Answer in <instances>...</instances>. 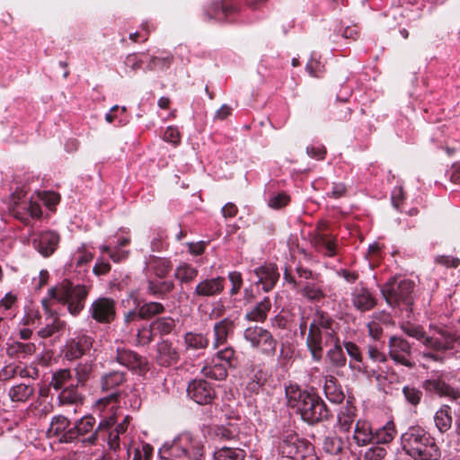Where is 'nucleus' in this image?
Wrapping results in <instances>:
<instances>
[{
	"label": "nucleus",
	"instance_id": "338daca9",
	"mask_svg": "<svg viewBox=\"0 0 460 460\" xmlns=\"http://www.w3.org/2000/svg\"><path fill=\"white\" fill-rule=\"evenodd\" d=\"M306 154L316 160H323L325 159L327 151L324 146L319 145V146H308L306 147Z\"/></svg>",
	"mask_w": 460,
	"mask_h": 460
},
{
	"label": "nucleus",
	"instance_id": "0eeeda50",
	"mask_svg": "<svg viewBox=\"0 0 460 460\" xmlns=\"http://www.w3.org/2000/svg\"><path fill=\"white\" fill-rule=\"evenodd\" d=\"M116 423V414L112 412L107 417H103L97 425L94 432L82 439L83 443L88 445H96L100 439L107 441L110 450L113 453L120 450L119 436L122 433L112 429Z\"/></svg>",
	"mask_w": 460,
	"mask_h": 460
},
{
	"label": "nucleus",
	"instance_id": "1a4fd4ad",
	"mask_svg": "<svg viewBox=\"0 0 460 460\" xmlns=\"http://www.w3.org/2000/svg\"><path fill=\"white\" fill-rule=\"evenodd\" d=\"M243 338L250 342L253 349H257L267 357H273L276 353L278 341L271 332L261 326H251L244 330Z\"/></svg>",
	"mask_w": 460,
	"mask_h": 460
},
{
	"label": "nucleus",
	"instance_id": "b1692460",
	"mask_svg": "<svg viewBox=\"0 0 460 460\" xmlns=\"http://www.w3.org/2000/svg\"><path fill=\"white\" fill-rule=\"evenodd\" d=\"M60 235L58 233L48 230L40 233L33 243L37 251L44 257L52 255L58 247Z\"/></svg>",
	"mask_w": 460,
	"mask_h": 460
},
{
	"label": "nucleus",
	"instance_id": "864d4df0",
	"mask_svg": "<svg viewBox=\"0 0 460 460\" xmlns=\"http://www.w3.org/2000/svg\"><path fill=\"white\" fill-rule=\"evenodd\" d=\"M64 326V322H61L58 317H54L51 318L50 323H47L45 327L39 330L38 334L42 338H49L62 330Z\"/></svg>",
	"mask_w": 460,
	"mask_h": 460
},
{
	"label": "nucleus",
	"instance_id": "c03bdc74",
	"mask_svg": "<svg viewBox=\"0 0 460 460\" xmlns=\"http://www.w3.org/2000/svg\"><path fill=\"white\" fill-rule=\"evenodd\" d=\"M76 384L66 386L58 395L60 404H78L82 403L83 396L77 391Z\"/></svg>",
	"mask_w": 460,
	"mask_h": 460
},
{
	"label": "nucleus",
	"instance_id": "6e6552de",
	"mask_svg": "<svg viewBox=\"0 0 460 460\" xmlns=\"http://www.w3.org/2000/svg\"><path fill=\"white\" fill-rule=\"evenodd\" d=\"M9 209L13 216L24 224H29L31 218H40L42 215L40 205L37 201L25 199L22 190L12 194Z\"/></svg>",
	"mask_w": 460,
	"mask_h": 460
},
{
	"label": "nucleus",
	"instance_id": "7c9ffc66",
	"mask_svg": "<svg viewBox=\"0 0 460 460\" xmlns=\"http://www.w3.org/2000/svg\"><path fill=\"white\" fill-rule=\"evenodd\" d=\"M175 288L173 281L172 280H148L147 282V292L148 294L160 298L165 299Z\"/></svg>",
	"mask_w": 460,
	"mask_h": 460
},
{
	"label": "nucleus",
	"instance_id": "2f4dec72",
	"mask_svg": "<svg viewBox=\"0 0 460 460\" xmlns=\"http://www.w3.org/2000/svg\"><path fill=\"white\" fill-rule=\"evenodd\" d=\"M183 341L186 350L205 349L209 344V340L206 334L195 332H186L183 336Z\"/></svg>",
	"mask_w": 460,
	"mask_h": 460
},
{
	"label": "nucleus",
	"instance_id": "4be33fe9",
	"mask_svg": "<svg viewBox=\"0 0 460 460\" xmlns=\"http://www.w3.org/2000/svg\"><path fill=\"white\" fill-rule=\"evenodd\" d=\"M96 420L93 415H85L78 420L75 425L70 428L63 437V441L66 443H72L77 440L80 437L89 436L94 432Z\"/></svg>",
	"mask_w": 460,
	"mask_h": 460
},
{
	"label": "nucleus",
	"instance_id": "bf43d9fd",
	"mask_svg": "<svg viewBox=\"0 0 460 460\" xmlns=\"http://www.w3.org/2000/svg\"><path fill=\"white\" fill-rule=\"evenodd\" d=\"M422 343L426 347L430 348L435 351H447L453 349L452 348H450V346L446 344L440 338L437 337L425 336Z\"/></svg>",
	"mask_w": 460,
	"mask_h": 460
},
{
	"label": "nucleus",
	"instance_id": "5701e85b",
	"mask_svg": "<svg viewBox=\"0 0 460 460\" xmlns=\"http://www.w3.org/2000/svg\"><path fill=\"white\" fill-rule=\"evenodd\" d=\"M180 360V352L169 340H162L156 344L155 361L160 367H168Z\"/></svg>",
	"mask_w": 460,
	"mask_h": 460
},
{
	"label": "nucleus",
	"instance_id": "2eb2a0df",
	"mask_svg": "<svg viewBox=\"0 0 460 460\" xmlns=\"http://www.w3.org/2000/svg\"><path fill=\"white\" fill-rule=\"evenodd\" d=\"M115 359L119 364L139 376H145L149 371V364L146 358L129 349L124 347L118 348Z\"/></svg>",
	"mask_w": 460,
	"mask_h": 460
},
{
	"label": "nucleus",
	"instance_id": "c756f323",
	"mask_svg": "<svg viewBox=\"0 0 460 460\" xmlns=\"http://www.w3.org/2000/svg\"><path fill=\"white\" fill-rule=\"evenodd\" d=\"M357 417V408L350 400L347 401V405L338 414V426L341 431L349 432L353 422Z\"/></svg>",
	"mask_w": 460,
	"mask_h": 460
},
{
	"label": "nucleus",
	"instance_id": "a19ab883",
	"mask_svg": "<svg viewBox=\"0 0 460 460\" xmlns=\"http://www.w3.org/2000/svg\"><path fill=\"white\" fill-rule=\"evenodd\" d=\"M175 327L176 321L171 316L157 317L152 322V328L155 330L161 337L171 334Z\"/></svg>",
	"mask_w": 460,
	"mask_h": 460
},
{
	"label": "nucleus",
	"instance_id": "9b49d317",
	"mask_svg": "<svg viewBox=\"0 0 460 460\" xmlns=\"http://www.w3.org/2000/svg\"><path fill=\"white\" fill-rule=\"evenodd\" d=\"M240 12V6L233 0H212L204 10L207 22H229Z\"/></svg>",
	"mask_w": 460,
	"mask_h": 460
},
{
	"label": "nucleus",
	"instance_id": "7ed1b4c3",
	"mask_svg": "<svg viewBox=\"0 0 460 460\" xmlns=\"http://www.w3.org/2000/svg\"><path fill=\"white\" fill-rule=\"evenodd\" d=\"M90 288L84 285H75L65 279L59 284L49 289V295L58 303L66 305L73 316H77L84 310Z\"/></svg>",
	"mask_w": 460,
	"mask_h": 460
},
{
	"label": "nucleus",
	"instance_id": "774afa93",
	"mask_svg": "<svg viewBox=\"0 0 460 460\" xmlns=\"http://www.w3.org/2000/svg\"><path fill=\"white\" fill-rule=\"evenodd\" d=\"M17 365L9 364L0 370V382H7L17 376Z\"/></svg>",
	"mask_w": 460,
	"mask_h": 460
},
{
	"label": "nucleus",
	"instance_id": "39448f33",
	"mask_svg": "<svg viewBox=\"0 0 460 460\" xmlns=\"http://www.w3.org/2000/svg\"><path fill=\"white\" fill-rule=\"evenodd\" d=\"M335 322L328 313L317 310L309 325L306 345L312 358L319 362L323 358V331L326 337L336 339L337 334L333 329Z\"/></svg>",
	"mask_w": 460,
	"mask_h": 460
},
{
	"label": "nucleus",
	"instance_id": "603ef678",
	"mask_svg": "<svg viewBox=\"0 0 460 460\" xmlns=\"http://www.w3.org/2000/svg\"><path fill=\"white\" fill-rule=\"evenodd\" d=\"M402 394L406 402L414 407L420 403L421 399L423 397L422 391L412 385L403 386Z\"/></svg>",
	"mask_w": 460,
	"mask_h": 460
},
{
	"label": "nucleus",
	"instance_id": "09e8293b",
	"mask_svg": "<svg viewBox=\"0 0 460 460\" xmlns=\"http://www.w3.org/2000/svg\"><path fill=\"white\" fill-rule=\"evenodd\" d=\"M140 307V318L144 320L150 319L155 315L164 313L165 307L159 302L144 303Z\"/></svg>",
	"mask_w": 460,
	"mask_h": 460
},
{
	"label": "nucleus",
	"instance_id": "49530a36",
	"mask_svg": "<svg viewBox=\"0 0 460 460\" xmlns=\"http://www.w3.org/2000/svg\"><path fill=\"white\" fill-rule=\"evenodd\" d=\"M72 373L70 369L60 368L52 373L49 385L56 391H59L67 386L69 381L72 380Z\"/></svg>",
	"mask_w": 460,
	"mask_h": 460
},
{
	"label": "nucleus",
	"instance_id": "20e7f679",
	"mask_svg": "<svg viewBox=\"0 0 460 460\" xmlns=\"http://www.w3.org/2000/svg\"><path fill=\"white\" fill-rule=\"evenodd\" d=\"M161 460H204L205 446L200 439L183 434L159 450Z\"/></svg>",
	"mask_w": 460,
	"mask_h": 460
},
{
	"label": "nucleus",
	"instance_id": "f03ea898",
	"mask_svg": "<svg viewBox=\"0 0 460 460\" xmlns=\"http://www.w3.org/2000/svg\"><path fill=\"white\" fill-rule=\"evenodd\" d=\"M402 451L413 460H438L441 452L435 438L419 426L410 427L401 437Z\"/></svg>",
	"mask_w": 460,
	"mask_h": 460
},
{
	"label": "nucleus",
	"instance_id": "423d86ee",
	"mask_svg": "<svg viewBox=\"0 0 460 460\" xmlns=\"http://www.w3.org/2000/svg\"><path fill=\"white\" fill-rule=\"evenodd\" d=\"M414 283L409 279H389L381 288V293L386 303L394 307L406 312L410 317L412 312Z\"/></svg>",
	"mask_w": 460,
	"mask_h": 460
},
{
	"label": "nucleus",
	"instance_id": "9d476101",
	"mask_svg": "<svg viewBox=\"0 0 460 460\" xmlns=\"http://www.w3.org/2000/svg\"><path fill=\"white\" fill-rule=\"evenodd\" d=\"M126 381V373L123 371L114 370L105 374L102 377L101 386L102 391H111L110 394L100 398L96 402V407L102 411L111 403L119 402L120 393L116 390L117 387L121 385Z\"/></svg>",
	"mask_w": 460,
	"mask_h": 460
},
{
	"label": "nucleus",
	"instance_id": "0e129e2a",
	"mask_svg": "<svg viewBox=\"0 0 460 460\" xmlns=\"http://www.w3.org/2000/svg\"><path fill=\"white\" fill-rule=\"evenodd\" d=\"M156 335H158V333L152 328L151 323L148 327L143 328L138 332L137 338L142 344L147 345L154 341Z\"/></svg>",
	"mask_w": 460,
	"mask_h": 460
},
{
	"label": "nucleus",
	"instance_id": "ea45409f",
	"mask_svg": "<svg viewBox=\"0 0 460 460\" xmlns=\"http://www.w3.org/2000/svg\"><path fill=\"white\" fill-rule=\"evenodd\" d=\"M199 275V270L192 265L182 262L176 267L174 278L182 284L192 282Z\"/></svg>",
	"mask_w": 460,
	"mask_h": 460
},
{
	"label": "nucleus",
	"instance_id": "393cba45",
	"mask_svg": "<svg viewBox=\"0 0 460 460\" xmlns=\"http://www.w3.org/2000/svg\"><path fill=\"white\" fill-rule=\"evenodd\" d=\"M325 226L323 224L321 226H318L319 231L314 235L312 243L319 251H323L325 255L333 257L336 255V238L322 232Z\"/></svg>",
	"mask_w": 460,
	"mask_h": 460
},
{
	"label": "nucleus",
	"instance_id": "f257e3e1",
	"mask_svg": "<svg viewBox=\"0 0 460 460\" xmlns=\"http://www.w3.org/2000/svg\"><path fill=\"white\" fill-rule=\"evenodd\" d=\"M288 405L296 408L301 419L308 425L329 420L332 413L324 401L315 393L302 390L297 385L286 387Z\"/></svg>",
	"mask_w": 460,
	"mask_h": 460
},
{
	"label": "nucleus",
	"instance_id": "37998d69",
	"mask_svg": "<svg viewBox=\"0 0 460 460\" xmlns=\"http://www.w3.org/2000/svg\"><path fill=\"white\" fill-rule=\"evenodd\" d=\"M34 394L32 385L20 384L13 386L8 393L10 399L13 402H24L28 401Z\"/></svg>",
	"mask_w": 460,
	"mask_h": 460
},
{
	"label": "nucleus",
	"instance_id": "8fccbe9b",
	"mask_svg": "<svg viewBox=\"0 0 460 460\" xmlns=\"http://www.w3.org/2000/svg\"><path fill=\"white\" fill-rule=\"evenodd\" d=\"M214 358L226 364L227 367H234L237 364L235 350L232 347H226L218 350L214 356Z\"/></svg>",
	"mask_w": 460,
	"mask_h": 460
},
{
	"label": "nucleus",
	"instance_id": "473e14b6",
	"mask_svg": "<svg viewBox=\"0 0 460 460\" xmlns=\"http://www.w3.org/2000/svg\"><path fill=\"white\" fill-rule=\"evenodd\" d=\"M227 367L213 358L212 362L204 366L201 369V373L204 376L215 380H225L227 376Z\"/></svg>",
	"mask_w": 460,
	"mask_h": 460
},
{
	"label": "nucleus",
	"instance_id": "de8ad7c7",
	"mask_svg": "<svg viewBox=\"0 0 460 460\" xmlns=\"http://www.w3.org/2000/svg\"><path fill=\"white\" fill-rule=\"evenodd\" d=\"M149 265L155 274L160 279L165 278L172 270V262L168 259L153 257Z\"/></svg>",
	"mask_w": 460,
	"mask_h": 460
},
{
	"label": "nucleus",
	"instance_id": "58836bf2",
	"mask_svg": "<svg viewBox=\"0 0 460 460\" xmlns=\"http://www.w3.org/2000/svg\"><path fill=\"white\" fill-rule=\"evenodd\" d=\"M246 452L239 447H222L213 454L214 460H244Z\"/></svg>",
	"mask_w": 460,
	"mask_h": 460
},
{
	"label": "nucleus",
	"instance_id": "bb28decb",
	"mask_svg": "<svg viewBox=\"0 0 460 460\" xmlns=\"http://www.w3.org/2000/svg\"><path fill=\"white\" fill-rule=\"evenodd\" d=\"M374 431L371 424L364 420H358L354 428L352 439L358 447L373 444Z\"/></svg>",
	"mask_w": 460,
	"mask_h": 460
},
{
	"label": "nucleus",
	"instance_id": "412c9836",
	"mask_svg": "<svg viewBox=\"0 0 460 460\" xmlns=\"http://www.w3.org/2000/svg\"><path fill=\"white\" fill-rule=\"evenodd\" d=\"M226 279L222 276L204 279L196 285L192 296L194 298L217 296L224 291Z\"/></svg>",
	"mask_w": 460,
	"mask_h": 460
},
{
	"label": "nucleus",
	"instance_id": "680f3d73",
	"mask_svg": "<svg viewBox=\"0 0 460 460\" xmlns=\"http://www.w3.org/2000/svg\"><path fill=\"white\" fill-rule=\"evenodd\" d=\"M387 455V450L383 447H372L368 448L364 456V460H383Z\"/></svg>",
	"mask_w": 460,
	"mask_h": 460
},
{
	"label": "nucleus",
	"instance_id": "69168bd1",
	"mask_svg": "<svg viewBox=\"0 0 460 460\" xmlns=\"http://www.w3.org/2000/svg\"><path fill=\"white\" fill-rule=\"evenodd\" d=\"M323 65L314 58H311L305 66L306 71L313 77H321L323 73Z\"/></svg>",
	"mask_w": 460,
	"mask_h": 460
},
{
	"label": "nucleus",
	"instance_id": "dca6fc26",
	"mask_svg": "<svg viewBox=\"0 0 460 460\" xmlns=\"http://www.w3.org/2000/svg\"><path fill=\"white\" fill-rule=\"evenodd\" d=\"M188 396L200 405L211 404L217 398V393L212 384L204 379H194L187 387Z\"/></svg>",
	"mask_w": 460,
	"mask_h": 460
},
{
	"label": "nucleus",
	"instance_id": "ddd939ff",
	"mask_svg": "<svg viewBox=\"0 0 460 460\" xmlns=\"http://www.w3.org/2000/svg\"><path fill=\"white\" fill-rule=\"evenodd\" d=\"M388 354L395 364L404 366L410 369L414 368L416 364L411 360V345L402 337L391 336L388 341Z\"/></svg>",
	"mask_w": 460,
	"mask_h": 460
},
{
	"label": "nucleus",
	"instance_id": "c85d7f7f",
	"mask_svg": "<svg viewBox=\"0 0 460 460\" xmlns=\"http://www.w3.org/2000/svg\"><path fill=\"white\" fill-rule=\"evenodd\" d=\"M271 306L270 298L265 296L246 313L245 319L251 322L263 323L267 319Z\"/></svg>",
	"mask_w": 460,
	"mask_h": 460
},
{
	"label": "nucleus",
	"instance_id": "e433bc0d",
	"mask_svg": "<svg viewBox=\"0 0 460 460\" xmlns=\"http://www.w3.org/2000/svg\"><path fill=\"white\" fill-rule=\"evenodd\" d=\"M70 424L71 422L66 417L63 415L54 416L51 420L49 433L54 437H58L59 442L66 443L62 439L64 435L70 429Z\"/></svg>",
	"mask_w": 460,
	"mask_h": 460
},
{
	"label": "nucleus",
	"instance_id": "f8f14e48",
	"mask_svg": "<svg viewBox=\"0 0 460 460\" xmlns=\"http://www.w3.org/2000/svg\"><path fill=\"white\" fill-rule=\"evenodd\" d=\"M308 440L299 438L293 430L284 431L277 447L279 455L290 460H297L298 456L304 449V446H307Z\"/></svg>",
	"mask_w": 460,
	"mask_h": 460
},
{
	"label": "nucleus",
	"instance_id": "4468645a",
	"mask_svg": "<svg viewBox=\"0 0 460 460\" xmlns=\"http://www.w3.org/2000/svg\"><path fill=\"white\" fill-rule=\"evenodd\" d=\"M93 320L101 324H110L116 318V302L111 297H99L89 307Z\"/></svg>",
	"mask_w": 460,
	"mask_h": 460
},
{
	"label": "nucleus",
	"instance_id": "e2e57ef3",
	"mask_svg": "<svg viewBox=\"0 0 460 460\" xmlns=\"http://www.w3.org/2000/svg\"><path fill=\"white\" fill-rule=\"evenodd\" d=\"M341 346L346 349L351 359L358 363H362L363 357L358 346L356 343L352 341H343Z\"/></svg>",
	"mask_w": 460,
	"mask_h": 460
},
{
	"label": "nucleus",
	"instance_id": "13d9d810",
	"mask_svg": "<svg viewBox=\"0 0 460 460\" xmlns=\"http://www.w3.org/2000/svg\"><path fill=\"white\" fill-rule=\"evenodd\" d=\"M228 279L231 283V288L229 289V295L231 296H236L243 287V276L239 271H230L228 273Z\"/></svg>",
	"mask_w": 460,
	"mask_h": 460
},
{
	"label": "nucleus",
	"instance_id": "6e6d98bb",
	"mask_svg": "<svg viewBox=\"0 0 460 460\" xmlns=\"http://www.w3.org/2000/svg\"><path fill=\"white\" fill-rule=\"evenodd\" d=\"M76 386H84L92 372V365L88 363L79 364L75 368Z\"/></svg>",
	"mask_w": 460,
	"mask_h": 460
},
{
	"label": "nucleus",
	"instance_id": "4d7b16f0",
	"mask_svg": "<svg viewBox=\"0 0 460 460\" xmlns=\"http://www.w3.org/2000/svg\"><path fill=\"white\" fill-rule=\"evenodd\" d=\"M291 201V198L284 191L279 192L270 198L268 205L273 209H281L287 207Z\"/></svg>",
	"mask_w": 460,
	"mask_h": 460
},
{
	"label": "nucleus",
	"instance_id": "72a5a7b5",
	"mask_svg": "<svg viewBox=\"0 0 460 460\" xmlns=\"http://www.w3.org/2000/svg\"><path fill=\"white\" fill-rule=\"evenodd\" d=\"M452 409L449 405H442L435 413L434 422L440 433H445L452 426Z\"/></svg>",
	"mask_w": 460,
	"mask_h": 460
},
{
	"label": "nucleus",
	"instance_id": "79ce46f5",
	"mask_svg": "<svg viewBox=\"0 0 460 460\" xmlns=\"http://www.w3.org/2000/svg\"><path fill=\"white\" fill-rule=\"evenodd\" d=\"M208 436L216 441L234 440L237 437L228 427L214 425L207 428Z\"/></svg>",
	"mask_w": 460,
	"mask_h": 460
},
{
	"label": "nucleus",
	"instance_id": "3c124183",
	"mask_svg": "<svg viewBox=\"0 0 460 460\" xmlns=\"http://www.w3.org/2000/svg\"><path fill=\"white\" fill-rule=\"evenodd\" d=\"M301 294L311 302H319L325 297L323 291L313 283H306L303 287Z\"/></svg>",
	"mask_w": 460,
	"mask_h": 460
},
{
	"label": "nucleus",
	"instance_id": "aec40b11",
	"mask_svg": "<svg viewBox=\"0 0 460 460\" xmlns=\"http://www.w3.org/2000/svg\"><path fill=\"white\" fill-rule=\"evenodd\" d=\"M253 274L257 279L254 280V285L258 287L261 286L264 292H270L272 290L279 279L278 267L272 263L264 264L255 268L253 270Z\"/></svg>",
	"mask_w": 460,
	"mask_h": 460
},
{
	"label": "nucleus",
	"instance_id": "052dcab7",
	"mask_svg": "<svg viewBox=\"0 0 460 460\" xmlns=\"http://www.w3.org/2000/svg\"><path fill=\"white\" fill-rule=\"evenodd\" d=\"M402 330L408 336L412 337L420 341H423V340L426 336V333H425L423 328L420 325L406 323L402 326Z\"/></svg>",
	"mask_w": 460,
	"mask_h": 460
},
{
	"label": "nucleus",
	"instance_id": "cd10ccee",
	"mask_svg": "<svg viewBox=\"0 0 460 460\" xmlns=\"http://www.w3.org/2000/svg\"><path fill=\"white\" fill-rule=\"evenodd\" d=\"M323 391L326 398L333 403H341L345 398L341 385L333 376L324 377Z\"/></svg>",
	"mask_w": 460,
	"mask_h": 460
},
{
	"label": "nucleus",
	"instance_id": "a18cd8bd",
	"mask_svg": "<svg viewBox=\"0 0 460 460\" xmlns=\"http://www.w3.org/2000/svg\"><path fill=\"white\" fill-rule=\"evenodd\" d=\"M344 446V440L336 434L327 436L323 443V448L324 452L332 456H337L341 454Z\"/></svg>",
	"mask_w": 460,
	"mask_h": 460
},
{
	"label": "nucleus",
	"instance_id": "5fc2aeb1",
	"mask_svg": "<svg viewBox=\"0 0 460 460\" xmlns=\"http://www.w3.org/2000/svg\"><path fill=\"white\" fill-rule=\"evenodd\" d=\"M172 63V56L167 54L164 57H152L149 63L146 65V69L153 70H164L168 68Z\"/></svg>",
	"mask_w": 460,
	"mask_h": 460
},
{
	"label": "nucleus",
	"instance_id": "f3484780",
	"mask_svg": "<svg viewBox=\"0 0 460 460\" xmlns=\"http://www.w3.org/2000/svg\"><path fill=\"white\" fill-rule=\"evenodd\" d=\"M421 388L431 395L447 397L452 401L460 399V390L446 383L441 376H432L421 382Z\"/></svg>",
	"mask_w": 460,
	"mask_h": 460
},
{
	"label": "nucleus",
	"instance_id": "c9c22d12",
	"mask_svg": "<svg viewBox=\"0 0 460 460\" xmlns=\"http://www.w3.org/2000/svg\"><path fill=\"white\" fill-rule=\"evenodd\" d=\"M326 358L330 364L335 368H342L346 366L347 358L338 337H336L334 341L333 348L327 351Z\"/></svg>",
	"mask_w": 460,
	"mask_h": 460
},
{
	"label": "nucleus",
	"instance_id": "4c0bfd02",
	"mask_svg": "<svg viewBox=\"0 0 460 460\" xmlns=\"http://www.w3.org/2000/svg\"><path fill=\"white\" fill-rule=\"evenodd\" d=\"M396 433L395 425L394 421L390 420L374 431L373 444H388L393 441Z\"/></svg>",
	"mask_w": 460,
	"mask_h": 460
},
{
	"label": "nucleus",
	"instance_id": "6ab92c4d",
	"mask_svg": "<svg viewBox=\"0 0 460 460\" xmlns=\"http://www.w3.org/2000/svg\"><path fill=\"white\" fill-rule=\"evenodd\" d=\"M93 339L86 334H81L68 340L64 347V358L67 360L80 358L93 347Z\"/></svg>",
	"mask_w": 460,
	"mask_h": 460
},
{
	"label": "nucleus",
	"instance_id": "a211bd4d",
	"mask_svg": "<svg viewBox=\"0 0 460 460\" xmlns=\"http://www.w3.org/2000/svg\"><path fill=\"white\" fill-rule=\"evenodd\" d=\"M351 304L360 313H366L376 307L377 299L373 292L362 282L351 292Z\"/></svg>",
	"mask_w": 460,
	"mask_h": 460
},
{
	"label": "nucleus",
	"instance_id": "a878e982",
	"mask_svg": "<svg viewBox=\"0 0 460 460\" xmlns=\"http://www.w3.org/2000/svg\"><path fill=\"white\" fill-rule=\"evenodd\" d=\"M234 328L235 323L233 319L229 317H226L220 320L219 322H217L213 327L214 348L217 349L219 346L226 344L228 336L234 333Z\"/></svg>",
	"mask_w": 460,
	"mask_h": 460
},
{
	"label": "nucleus",
	"instance_id": "f704fd0d",
	"mask_svg": "<svg viewBox=\"0 0 460 460\" xmlns=\"http://www.w3.org/2000/svg\"><path fill=\"white\" fill-rule=\"evenodd\" d=\"M35 345L31 342L23 343L15 341L11 344H7L6 354L10 358H25L28 355H31L35 352Z\"/></svg>",
	"mask_w": 460,
	"mask_h": 460
}]
</instances>
